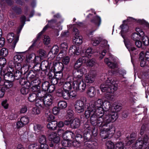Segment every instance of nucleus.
I'll list each match as a JSON object with an SVG mask.
<instances>
[{
  "mask_svg": "<svg viewBox=\"0 0 149 149\" xmlns=\"http://www.w3.org/2000/svg\"><path fill=\"white\" fill-rule=\"evenodd\" d=\"M63 90L70 91L72 88L71 84L69 82H64L63 84Z\"/></svg>",
  "mask_w": 149,
  "mask_h": 149,
  "instance_id": "obj_36",
  "label": "nucleus"
},
{
  "mask_svg": "<svg viewBox=\"0 0 149 149\" xmlns=\"http://www.w3.org/2000/svg\"><path fill=\"white\" fill-rule=\"evenodd\" d=\"M42 128V126L40 124H36L34 126V130L37 132L40 131Z\"/></svg>",
  "mask_w": 149,
  "mask_h": 149,
  "instance_id": "obj_54",
  "label": "nucleus"
},
{
  "mask_svg": "<svg viewBox=\"0 0 149 149\" xmlns=\"http://www.w3.org/2000/svg\"><path fill=\"white\" fill-rule=\"evenodd\" d=\"M103 101L101 99H98L96 101L91 102L88 104L93 109H95L97 112L102 116L104 113V110L103 107Z\"/></svg>",
  "mask_w": 149,
  "mask_h": 149,
  "instance_id": "obj_6",
  "label": "nucleus"
},
{
  "mask_svg": "<svg viewBox=\"0 0 149 149\" xmlns=\"http://www.w3.org/2000/svg\"><path fill=\"white\" fill-rule=\"evenodd\" d=\"M62 63L65 65H68L70 61V58L68 56H66L63 58L62 60Z\"/></svg>",
  "mask_w": 149,
  "mask_h": 149,
  "instance_id": "obj_59",
  "label": "nucleus"
},
{
  "mask_svg": "<svg viewBox=\"0 0 149 149\" xmlns=\"http://www.w3.org/2000/svg\"><path fill=\"white\" fill-rule=\"evenodd\" d=\"M96 93V91L94 87L91 86L88 89L87 93L90 97H93L95 96Z\"/></svg>",
  "mask_w": 149,
  "mask_h": 149,
  "instance_id": "obj_29",
  "label": "nucleus"
},
{
  "mask_svg": "<svg viewBox=\"0 0 149 149\" xmlns=\"http://www.w3.org/2000/svg\"><path fill=\"white\" fill-rule=\"evenodd\" d=\"M148 139L147 136H145L143 138H139L135 142L134 146L135 149H148L147 143Z\"/></svg>",
  "mask_w": 149,
  "mask_h": 149,
  "instance_id": "obj_7",
  "label": "nucleus"
},
{
  "mask_svg": "<svg viewBox=\"0 0 149 149\" xmlns=\"http://www.w3.org/2000/svg\"><path fill=\"white\" fill-rule=\"evenodd\" d=\"M141 37L142 38V40L143 45H148L149 43V40L148 37L146 36H145L144 35Z\"/></svg>",
  "mask_w": 149,
  "mask_h": 149,
  "instance_id": "obj_52",
  "label": "nucleus"
},
{
  "mask_svg": "<svg viewBox=\"0 0 149 149\" xmlns=\"http://www.w3.org/2000/svg\"><path fill=\"white\" fill-rule=\"evenodd\" d=\"M36 97H38L39 99H44L45 96H46V92L45 91H41L40 90L37 93Z\"/></svg>",
  "mask_w": 149,
  "mask_h": 149,
  "instance_id": "obj_37",
  "label": "nucleus"
},
{
  "mask_svg": "<svg viewBox=\"0 0 149 149\" xmlns=\"http://www.w3.org/2000/svg\"><path fill=\"white\" fill-rule=\"evenodd\" d=\"M55 77L58 79L59 81L61 82L63 81V79H62L63 74L62 72H56Z\"/></svg>",
  "mask_w": 149,
  "mask_h": 149,
  "instance_id": "obj_46",
  "label": "nucleus"
},
{
  "mask_svg": "<svg viewBox=\"0 0 149 149\" xmlns=\"http://www.w3.org/2000/svg\"><path fill=\"white\" fill-rule=\"evenodd\" d=\"M51 82L52 84L54 85L58 84L59 86H61L62 85L63 83V81L61 82L59 81V80L55 77V78H53L51 79Z\"/></svg>",
  "mask_w": 149,
  "mask_h": 149,
  "instance_id": "obj_38",
  "label": "nucleus"
},
{
  "mask_svg": "<svg viewBox=\"0 0 149 149\" xmlns=\"http://www.w3.org/2000/svg\"><path fill=\"white\" fill-rule=\"evenodd\" d=\"M50 39L49 37L47 36H44L43 39V42L45 44L48 45L50 43Z\"/></svg>",
  "mask_w": 149,
  "mask_h": 149,
  "instance_id": "obj_57",
  "label": "nucleus"
},
{
  "mask_svg": "<svg viewBox=\"0 0 149 149\" xmlns=\"http://www.w3.org/2000/svg\"><path fill=\"white\" fill-rule=\"evenodd\" d=\"M73 87L75 90L83 92L85 89L86 84L82 79L75 81L73 83Z\"/></svg>",
  "mask_w": 149,
  "mask_h": 149,
  "instance_id": "obj_9",
  "label": "nucleus"
},
{
  "mask_svg": "<svg viewBox=\"0 0 149 149\" xmlns=\"http://www.w3.org/2000/svg\"><path fill=\"white\" fill-rule=\"evenodd\" d=\"M1 56L5 57L8 54V49L5 48H2L1 50Z\"/></svg>",
  "mask_w": 149,
  "mask_h": 149,
  "instance_id": "obj_53",
  "label": "nucleus"
},
{
  "mask_svg": "<svg viewBox=\"0 0 149 149\" xmlns=\"http://www.w3.org/2000/svg\"><path fill=\"white\" fill-rule=\"evenodd\" d=\"M87 110L85 112V116L87 119L90 118L91 124L94 126H106L107 123L110 121L108 116H102L89 104L87 105Z\"/></svg>",
  "mask_w": 149,
  "mask_h": 149,
  "instance_id": "obj_1",
  "label": "nucleus"
},
{
  "mask_svg": "<svg viewBox=\"0 0 149 149\" xmlns=\"http://www.w3.org/2000/svg\"><path fill=\"white\" fill-rule=\"evenodd\" d=\"M22 68L21 64L18 62H16V63H15V65L14 68V70H17L18 71L21 70Z\"/></svg>",
  "mask_w": 149,
  "mask_h": 149,
  "instance_id": "obj_58",
  "label": "nucleus"
},
{
  "mask_svg": "<svg viewBox=\"0 0 149 149\" xmlns=\"http://www.w3.org/2000/svg\"><path fill=\"white\" fill-rule=\"evenodd\" d=\"M39 61L37 63L34 65V68L35 70L39 71L40 69L43 71L47 70L49 68V62L47 61H44L41 64L38 63Z\"/></svg>",
  "mask_w": 149,
  "mask_h": 149,
  "instance_id": "obj_12",
  "label": "nucleus"
},
{
  "mask_svg": "<svg viewBox=\"0 0 149 149\" xmlns=\"http://www.w3.org/2000/svg\"><path fill=\"white\" fill-rule=\"evenodd\" d=\"M8 70L10 72H12L13 73L15 79L18 80L21 78L22 73L21 70H14L13 69L10 70L9 68Z\"/></svg>",
  "mask_w": 149,
  "mask_h": 149,
  "instance_id": "obj_25",
  "label": "nucleus"
},
{
  "mask_svg": "<svg viewBox=\"0 0 149 149\" xmlns=\"http://www.w3.org/2000/svg\"><path fill=\"white\" fill-rule=\"evenodd\" d=\"M53 67L55 72H62L64 68L63 64L60 62H54Z\"/></svg>",
  "mask_w": 149,
  "mask_h": 149,
  "instance_id": "obj_19",
  "label": "nucleus"
},
{
  "mask_svg": "<svg viewBox=\"0 0 149 149\" xmlns=\"http://www.w3.org/2000/svg\"><path fill=\"white\" fill-rule=\"evenodd\" d=\"M40 58L38 56H36L35 55L34 53H32L29 55L27 57V60L29 61H33V62L35 63V65H36L38 63V61H40Z\"/></svg>",
  "mask_w": 149,
  "mask_h": 149,
  "instance_id": "obj_22",
  "label": "nucleus"
},
{
  "mask_svg": "<svg viewBox=\"0 0 149 149\" xmlns=\"http://www.w3.org/2000/svg\"><path fill=\"white\" fill-rule=\"evenodd\" d=\"M57 136V133L55 132H52L48 134V137L49 140H52Z\"/></svg>",
  "mask_w": 149,
  "mask_h": 149,
  "instance_id": "obj_56",
  "label": "nucleus"
},
{
  "mask_svg": "<svg viewBox=\"0 0 149 149\" xmlns=\"http://www.w3.org/2000/svg\"><path fill=\"white\" fill-rule=\"evenodd\" d=\"M85 59L86 61V59L84 57L82 58H79L74 63L73 66L74 69H79L82 64L83 60Z\"/></svg>",
  "mask_w": 149,
  "mask_h": 149,
  "instance_id": "obj_23",
  "label": "nucleus"
},
{
  "mask_svg": "<svg viewBox=\"0 0 149 149\" xmlns=\"http://www.w3.org/2000/svg\"><path fill=\"white\" fill-rule=\"evenodd\" d=\"M37 98L36 93H32L29 94L28 97V100L30 102H33Z\"/></svg>",
  "mask_w": 149,
  "mask_h": 149,
  "instance_id": "obj_45",
  "label": "nucleus"
},
{
  "mask_svg": "<svg viewBox=\"0 0 149 149\" xmlns=\"http://www.w3.org/2000/svg\"><path fill=\"white\" fill-rule=\"evenodd\" d=\"M57 121L56 120H53L49 122L47 125V128L49 130H55L57 128Z\"/></svg>",
  "mask_w": 149,
  "mask_h": 149,
  "instance_id": "obj_26",
  "label": "nucleus"
},
{
  "mask_svg": "<svg viewBox=\"0 0 149 149\" xmlns=\"http://www.w3.org/2000/svg\"><path fill=\"white\" fill-rule=\"evenodd\" d=\"M49 27H50L49 25L48 24L47 25H46L45 27L43 28V30L42 31H41L39 33L37 36L36 38L34 39L33 41V43L29 47V49L31 50V49H32L33 47L35 45L36 43V42L40 40V39L42 33V32H45L46 29Z\"/></svg>",
  "mask_w": 149,
  "mask_h": 149,
  "instance_id": "obj_17",
  "label": "nucleus"
},
{
  "mask_svg": "<svg viewBox=\"0 0 149 149\" xmlns=\"http://www.w3.org/2000/svg\"><path fill=\"white\" fill-rule=\"evenodd\" d=\"M82 37L79 36H75L73 39V42L76 45H79L82 43Z\"/></svg>",
  "mask_w": 149,
  "mask_h": 149,
  "instance_id": "obj_32",
  "label": "nucleus"
},
{
  "mask_svg": "<svg viewBox=\"0 0 149 149\" xmlns=\"http://www.w3.org/2000/svg\"><path fill=\"white\" fill-rule=\"evenodd\" d=\"M143 36L140 35L139 33H134L132 35V40L135 41H137L140 39L141 37Z\"/></svg>",
  "mask_w": 149,
  "mask_h": 149,
  "instance_id": "obj_47",
  "label": "nucleus"
},
{
  "mask_svg": "<svg viewBox=\"0 0 149 149\" xmlns=\"http://www.w3.org/2000/svg\"><path fill=\"white\" fill-rule=\"evenodd\" d=\"M24 58V57L22 55L17 54L14 56V60L16 62H21L22 61Z\"/></svg>",
  "mask_w": 149,
  "mask_h": 149,
  "instance_id": "obj_43",
  "label": "nucleus"
},
{
  "mask_svg": "<svg viewBox=\"0 0 149 149\" xmlns=\"http://www.w3.org/2000/svg\"><path fill=\"white\" fill-rule=\"evenodd\" d=\"M34 70L30 71L28 74V78L29 81H30V82H27L23 78L20 81V84L24 86L26 84H28L29 85H39L41 83L40 79L39 78L40 72L38 70H35V69Z\"/></svg>",
  "mask_w": 149,
  "mask_h": 149,
  "instance_id": "obj_4",
  "label": "nucleus"
},
{
  "mask_svg": "<svg viewBox=\"0 0 149 149\" xmlns=\"http://www.w3.org/2000/svg\"><path fill=\"white\" fill-rule=\"evenodd\" d=\"M39 145H38L37 143L31 144L29 146L28 149H39Z\"/></svg>",
  "mask_w": 149,
  "mask_h": 149,
  "instance_id": "obj_60",
  "label": "nucleus"
},
{
  "mask_svg": "<svg viewBox=\"0 0 149 149\" xmlns=\"http://www.w3.org/2000/svg\"><path fill=\"white\" fill-rule=\"evenodd\" d=\"M4 78L5 80L10 81H13L15 79L13 73L8 70V72L4 75Z\"/></svg>",
  "mask_w": 149,
  "mask_h": 149,
  "instance_id": "obj_21",
  "label": "nucleus"
},
{
  "mask_svg": "<svg viewBox=\"0 0 149 149\" xmlns=\"http://www.w3.org/2000/svg\"><path fill=\"white\" fill-rule=\"evenodd\" d=\"M104 62L110 68L114 69L116 67V63L115 62H112L109 61L108 58L105 59Z\"/></svg>",
  "mask_w": 149,
  "mask_h": 149,
  "instance_id": "obj_33",
  "label": "nucleus"
},
{
  "mask_svg": "<svg viewBox=\"0 0 149 149\" xmlns=\"http://www.w3.org/2000/svg\"><path fill=\"white\" fill-rule=\"evenodd\" d=\"M59 50V48L56 45H55L52 48L51 50V52L52 54L56 55L57 54Z\"/></svg>",
  "mask_w": 149,
  "mask_h": 149,
  "instance_id": "obj_49",
  "label": "nucleus"
},
{
  "mask_svg": "<svg viewBox=\"0 0 149 149\" xmlns=\"http://www.w3.org/2000/svg\"><path fill=\"white\" fill-rule=\"evenodd\" d=\"M81 50H79V47L75 45H72L70 47L69 50V54L70 55H79L80 53Z\"/></svg>",
  "mask_w": 149,
  "mask_h": 149,
  "instance_id": "obj_18",
  "label": "nucleus"
},
{
  "mask_svg": "<svg viewBox=\"0 0 149 149\" xmlns=\"http://www.w3.org/2000/svg\"><path fill=\"white\" fill-rule=\"evenodd\" d=\"M74 107L76 111L79 113H83L84 111V104L79 100H77L74 104Z\"/></svg>",
  "mask_w": 149,
  "mask_h": 149,
  "instance_id": "obj_13",
  "label": "nucleus"
},
{
  "mask_svg": "<svg viewBox=\"0 0 149 149\" xmlns=\"http://www.w3.org/2000/svg\"><path fill=\"white\" fill-rule=\"evenodd\" d=\"M63 137L65 140H70L75 137V135L72 132L67 130L63 134Z\"/></svg>",
  "mask_w": 149,
  "mask_h": 149,
  "instance_id": "obj_20",
  "label": "nucleus"
},
{
  "mask_svg": "<svg viewBox=\"0 0 149 149\" xmlns=\"http://www.w3.org/2000/svg\"><path fill=\"white\" fill-rule=\"evenodd\" d=\"M62 144L63 146L65 147H70L72 146V141L65 140L62 142Z\"/></svg>",
  "mask_w": 149,
  "mask_h": 149,
  "instance_id": "obj_44",
  "label": "nucleus"
},
{
  "mask_svg": "<svg viewBox=\"0 0 149 149\" xmlns=\"http://www.w3.org/2000/svg\"><path fill=\"white\" fill-rule=\"evenodd\" d=\"M36 106L38 107H44V102L43 99H38L36 100Z\"/></svg>",
  "mask_w": 149,
  "mask_h": 149,
  "instance_id": "obj_35",
  "label": "nucleus"
},
{
  "mask_svg": "<svg viewBox=\"0 0 149 149\" xmlns=\"http://www.w3.org/2000/svg\"><path fill=\"white\" fill-rule=\"evenodd\" d=\"M39 85H36L35 84L33 85H29L28 87L29 88L31 87V90L33 92H35L34 93H37L38 91L40 90V87L39 86Z\"/></svg>",
  "mask_w": 149,
  "mask_h": 149,
  "instance_id": "obj_34",
  "label": "nucleus"
},
{
  "mask_svg": "<svg viewBox=\"0 0 149 149\" xmlns=\"http://www.w3.org/2000/svg\"><path fill=\"white\" fill-rule=\"evenodd\" d=\"M60 138L58 136H57L55 138H54L52 141L54 143H56L54 147L55 149H58L59 148V146L58 143L60 141Z\"/></svg>",
  "mask_w": 149,
  "mask_h": 149,
  "instance_id": "obj_41",
  "label": "nucleus"
},
{
  "mask_svg": "<svg viewBox=\"0 0 149 149\" xmlns=\"http://www.w3.org/2000/svg\"><path fill=\"white\" fill-rule=\"evenodd\" d=\"M80 125V120L77 118H74L71 123V127L73 129L77 128L79 127Z\"/></svg>",
  "mask_w": 149,
  "mask_h": 149,
  "instance_id": "obj_24",
  "label": "nucleus"
},
{
  "mask_svg": "<svg viewBox=\"0 0 149 149\" xmlns=\"http://www.w3.org/2000/svg\"><path fill=\"white\" fill-rule=\"evenodd\" d=\"M96 75L97 73L95 71H90L85 76L84 81L85 83L89 84L93 83Z\"/></svg>",
  "mask_w": 149,
  "mask_h": 149,
  "instance_id": "obj_11",
  "label": "nucleus"
},
{
  "mask_svg": "<svg viewBox=\"0 0 149 149\" xmlns=\"http://www.w3.org/2000/svg\"><path fill=\"white\" fill-rule=\"evenodd\" d=\"M22 123L24 125H26L29 122V119L27 117H23L20 118Z\"/></svg>",
  "mask_w": 149,
  "mask_h": 149,
  "instance_id": "obj_62",
  "label": "nucleus"
},
{
  "mask_svg": "<svg viewBox=\"0 0 149 149\" xmlns=\"http://www.w3.org/2000/svg\"><path fill=\"white\" fill-rule=\"evenodd\" d=\"M49 83L47 81L44 82L42 84V88L44 91H46L49 89V87L50 85Z\"/></svg>",
  "mask_w": 149,
  "mask_h": 149,
  "instance_id": "obj_42",
  "label": "nucleus"
},
{
  "mask_svg": "<svg viewBox=\"0 0 149 149\" xmlns=\"http://www.w3.org/2000/svg\"><path fill=\"white\" fill-rule=\"evenodd\" d=\"M84 146L86 149H97L98 148L97 143L96 141L90 140L85 141Z\"/></svg>",
  "mask_w": 149,
  "mask_h": 149,
  "instance_id": "obj_15",
  "label": "nucleus"
},
{
  "mask_svg": "<svg viewBox=\"0 0 149 149\" xmlns=\"http://www.w3.org/2000/svg\"><path fill=\"white\" fill-rule=\"evenodd\" d=\"M44 105L46 107L51 106L53 103L54 100V97L51 95L47 94L44 98Z\"/></svg>",
  "mask_w": 149,
  "mask_h": 149,
  "instance_id": "obj_16",
  "label": "nucleus"
},
{
  "mask_svg": "<svg viewBox=\"0 0 149 149\" xmlns=\"http://www.w3.org/2000/svg\"><path fill=\"white\" fill-rule=\"evenodd\" d=\"M102 106L104 110V112H106L104 115V114H103L102 116H108L111 117V114L112 113H116L117 114V118H118V113L115 112L114 111H112V107H111V105L109 102L107 101L104 102H103Z\"/></svg>",
  "mask_w": 149,
  "mask_h": 149,
  "instance_id": "obj_8",
  "label": "nucleus"
},
{
  "mask_svg": "<svg viewBox=\"0 0 149 149\" xmlns=\"http://www.w3.org/2000/svg\"><path fill=\"white\" fill-rule=\"evenodd\" d=\"M84 138L85 140L90 141L93 134L95 136L97 135V130L92 128L91 126L87 123H85L83 126Z\"/></svg>",
  "mask_w": 149,
  "mask_h": 149,
  "instance_id": "obj_5",
  "label": "nucleus"
},
{
  "mask_svg": "<svg viewBox=\"0 0 149 149\" xmlns=\"http://www.w3.org/2000/svg\"><path fill=\"white\" fill-rule=\"evenodd\" d=\"M20 32V30H19L17 32V36L15 39L14 40V41L13 42L12 47V48L13 49H14V48L15 47L16 44L19 40V34Z\"/></svg>",
  "mask_w": 149,
  "mask_h": 149,
  "instance_id": "obj_50",
  "label": "nucleus"
},
{
  "mask_svg": "<svg viewBox=\"0 0 149 149\" xmlns=\"http://www.w3.org/2000/svg\"><path fill=\"white\" fill-rule=\"evenodd\" d=\"M139 59L141 61L140 65L141 67H144L146 65L147 61L144 58V53L143 52H141L139 54Z\"/></svg>",
  "mask_w": 149,
  "mask_h": 149,
  "instance_id": "obj_27",
  "label": "nucleus"
},
{
  "mask_svg": "<svg viewBox=\"0 0 149 149\" xmlns=\"http://www.w3.org/2000/svg\"><path fill=\"white\" fill-rule=\"evenodd\" d=\"M101 20V18L98 16L96 15L94 17L93 19L91 20V22L94 24L95 25H97L99 27L100 25Z\"/></svg>",
  "mask_w": 149,
  "mask_h": 149,
  "instance_id": "obj_30",
  "label": "nucleus"
},
{
  "mask_svg": "<svg viewBox=\"0 0 149 149\" xmlns=\"http://www.w3.org/2000/svg\"><path fill=\"white\" fill-rule=\"evenodd\" d=\"M112 111H114V112H116L120 111L122 109L121 105L120 104L114 103L113 105V107H112Z\"/></svg>",
  "mask_w": 149,
  "mask_h": 149,
  "instance_id": "obj_39",
  "label": "nucleus"
},
{
  "mask_svg": "<svg viewBox=\"0 0 149 149\" xmlns=\"http://www.w3.org/2000/svg\"><path fill=\"white\" fill-rule=\"evenodd\" d=\"M13 10L17 14L19 15L21 13L22 10L21 8L17 6L14 7L13 8Z\"/></svg>",
  "mask_w": 149,
  "mask_h": 149,
  "instance_id": "obj_61",
  "label": "nucleus"
},
{
  "mask_svg": "<svg viewBox=\"0 0 149 149\" xmlns=\"http://www.w3.org/2000/svg\"><path fill=\"white\" fill-rule=\"evenodd\" d=\"M100 88L103 92H106L105 97L111 100L113 99V93L117 90L118 85L111 77L107 78L106 82L101 84Z\"/></svg>",
  "mask_w": 149,
  "mask_h": 149,
  "instance_id": "obj_2",
  "label": "nucleus"
},
{
  "mask_svg": "<svg viewBox=\"0 0 149 149\" xmlns=\"http://www.w3.org/2000/svg\"><path fill=\"white\" fill-rule=\"evenodd\" d=\"M111 114V117L109 116L110 121L107 123L106 126L102 125L100 127L94 126L99 128L100 131V134L102 139H105L109 137H110L113 135L115 132V127L113 125L110 123L116 120L117 118V116L116 113H112Z\"/></svg>",
  "mask_w": 149,
  "mask_h": 149,
  "instance_id": "obj_3",
  "label": "nucleus"
},
{
  "mask_svg": "<svg viewBox=\"0 0 149 149\" xmlns=\"http://www.w3.org/2000/svg\"><path fill=\"white\" fill-rule=\"evenodd\" d=\"M56 95L60 97H62L65 100L70 99V92L69 91L58 89L56 93Z\"/></svg>",
  "mask_w": 149,
  "mask_h": 149,
  "instance_id": "obj_14",
  "label": "nucleus"
},
{
  "mask_svg": "<svg viewBox=\"0 0 149 149\" xmlns=\"http://www.w3.org/2000/svg\"><path fill=\"white\" fill-rule=\"evenodd\" d=\"M120 27L121 28V30L120 31L121 35L123 38H124V36L123 35L125 33L127 32L129 29V27L126 24H123L121 25Z\"/></svg>",
  "mask_w": 149,
  "mask_h": 149,
  "instance_id": "obj_31",
  "label": "nucleus"
},
{
  "mask_svg": "<svg viewBox=\"0 0 149 149\" xmlns=\"http://www.w3.org/2000/svg\"><path fill=\"white\" fill-rule=\"evenodd\" d=\"M38 141L40 145L46 143V138L45 136L42 135L40 136L38 138Z\"/></svg>",
  "mask_w": 149,
  "mask_h": 149,
  "instance_id": "obj_40",
  "label": "nucleus"
},
{
  "mask_svg": "<svg viewBox=\"0 0 149 149\" xmlns=\"http://www.w3.org/2000/svg\"><path fill=\"white\" fill-rule=\"evenodd\" d=\"M86 71V69L84 67L79 69H73L72 71L73 76L77 80H81L83 74Z\"/></svg>",
  "mask_w": 149,
  "mask_h": 149,
  "instance_id": "obj_10",
  "label": "nucleus"
},
{
  "mask_svg": "<svg viewBox=\"0 0 149 149\" xmlns=\"http://www.w3.org/2000/svg\"><path fill=\"white\" fill-rule=\"evenodd\" d=\"M106 145L107 149H114L115 146L113 143L111 141H107Z\"/></svg>",
  "mask_w": 149,
  "mask_h": 149,
  "instance_id": "obj_51",
  "label": "nucleus"
},
{
  "mask_svg": "<svg viewBox=\"0 0 149 149\" xmlns=\"http://www.w3.org/2000/svg\"><path fill=\"white\" fill-rule=\"evenodd\" d=\"M56 20L55 19H52L48 21V24L49 25L50 27L53 28L54 27V24H56Z\"/></svg>",
  "mask_w": 149,
  "mask_h": 149,
  "instance_id": "obj_63",
  "label": "nucleus"
},
{
  "mask_svg": "<svg viewBox=\"0 0 149 149\" xmlns=\"http://www.w3.org/2000/svg\"><path fill=\"white\" fill-rule=\"evenodd\" d=\"M14 34L13 33L8 34L7 37V40L9 42L11 43L13 41L14 38Z\"/></svg>",
  "mask_w": 149,
  "mask_h": 149,
  "instance_id": "obj_55",
  "label": "nucleus"
},
{
  "mask_svg": "<svg viewBox=\"0 0 149 149\" xmlns=\"http://www.w3.org/2000/svg\"><path fill=\"white\" fill-rule=\"evenodd\" d=\"M123 144L122 142H119L117 143L115 146V149H123Z\"/></svg>",
  "mask_w": 149,
  "mask_h": 149,
  "instance_id": "obj_64",
  "label": "nucleus"
},
{
  "mask_svg": "<svg viewBox=\"0 0 149 149\" xmlns=\"http://www.w3.org/2000/svg\"><path fill=\"white\" fill-rule=\"evenodd\" d=\"M1 86H4L6 88V90L7 88H9L12 87L13 86V84L12 81H7L5 82L4 80L2 81L1 82Z\"/></svg>",
  "mask_w": 149,
  "mask_h": 149,
  "instance_id": "obj_28",
  "label": "nucleus"
},
{
  "mask_svg": "<svg viewBox=\"0 0 149 149\" xmlns=\"http://www.w3.org/2000/svg\"><path fill=\"white\" fill-rule=\"evenodd\" d=\"M58 107L61 109L65 108L67 106L66 102L64 101H60L58 103Z\"/></svg>",
  "mask_w": 149,
  "mask_h": 149,
  "instance_id": "obj_48",
  "label": "nucleus"
}]
</instances>
